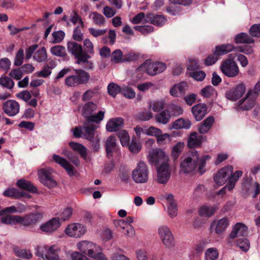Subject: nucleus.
Segmentation results:
<instances>
[{
  "label": "nucleus",
  "mask_w": 260,
  "mask_h": 260,
  "mask_svg": "<svg viewBox=\"0 0 260 260\" xmlns=\"http://www.w3.org/2000/svg\"><path fill=\"white\" fill-rule=\"evenodd\" d=\"M78 248L83 253L93 258V260H107L105 256L101 252V249L92 242L83 241L77 244Z\"/></svg>",
  "instance_id": "f257e3e1"
},
{
  "label": "nucleus",
  "mask_w": 260,
  "mask_h": 260,
  "mask_svg": "<svg viewBox=\"0 0 260 260\" xmlns=\"http://www.w3.org/2000/svg\"><path fill=\"white\" fill-rule=\"evenodd\" d=\"M132 178L136 183H145L149 179V169L147 164L139 160L132 172Z\"/></svg>",
  "instance_id": "f03ea898"
},
{
  "label": "nucleus",
  "mask_w": 260,
  "mask_h": 260,
  "mask_svg": "<svg viewBox=\"0 0 260 260\" xmlns=\"http://www.w3.org/2000/svg\"><path fill=\"white\" fill-rule=\"evenodd\" d=\"M75 74L67 77L65 83L68 86L76 87L88 82L90 75L88 73L81 70H75Z\"/></svg>",
  "instance_id": "7ed1b4c3"
},
{
  "label": "nucleus",
  "mask_w": 260,
  "mask_h": 260,
  "mask_svg": "<svg viewBox=\"0 0 260 260\" xmlns=\"http://www.w3.org/2000/svg\"><path fill=\"white\" fill-rule=\"evenodd\" d=\"M147 159L150 165L156 167L164 163L169 162L170 161L168 154L160 148H155L150 150Z\"/></svg>",
  "instance_id": "20e7f679"
},
{
  "label": "nucleus",
  "mask_w": 260,
  "mask_h": 260,
  "mask_svg": "<svg viewBox=\"0 0 260 260\" xmlns=\"http://www.w3.org/2000/svg\"><path fill=\"white\" fill-rule=\"evenodd\" d=\"M97 109V106L92 102H88L83 107L82 115L85 117L86 120H93L96 123H100L103 119L104 112L100 111L96 114L94 112Z\"/></svg>",
  "instance_id": "39448f33"
},
{
  "label": "nucleus",
  "mask_w": 260,
  "mask_h": 260,
  "mask_svg": "<svg viewBox=\"0 0 260 260\" xmlns=\"http://www.w3.org/2000/svg\"><path fill=\"white\" fill-rule=\"evenodd\" d=\"M199 160V155L198 152L193 150L186 157L181 161V171L184 173H188L193 171L197 168Z\"/></svg>",
  "instance_id": "423d86ee"
},
{
  "label": "nucleus",
  "mask_w": 260,
  "mask_h": 260,
  "mask_svg": "<svg viewBox=\"0 0 260 260\" xmlns=\"http://www.w3.org/2000/svg\"><path fill=\"white\" fill-rule=\"evenodd\" d=\"M166 69V64L162 62H151L146 60L139 68H137V72L145 71L149 75H155L164 72Z\"/></svg>",
  "instance_id": "0eeeda50"
},
{
  "label": "nucleus",
  "mask_w": 260,
  "mask_h": 260,
  "mask_svg": "<svg viewBox=\"0 0 260 260\" xmlns=\"http://www.w3.org/2000/svg\"><path fill=\"white\" fill-rule=\"evenodd\" d=\"M53 172V170L50 168L41 169L38 171L40 181L49 188H53L57 185L52 176Z\"/></svg>",
  "instance_id": "6e6552de"
},
{
  "label": "nucleus",
  "mask_w": 260,
  "mask_h": 260,
  "mask_svg": "<svg viewBox=\"0 0 260 260\" xmlns=\"http://www.w3.org/2000/svg\"><path fill=\"white\" fill-rule=\"evenodd\" d=\"M157 231L161 242L166 247L171 248L175 246L174 236L168 226L162 225L158 227Z\"/></svg>",
  "instance_id": "1a4fd4ad"
},
{
  "label": "nucleus",
  "mask_w": 260,
  "mask_h": 260,
  "mask_svg": "<svg viewBox=\"0 0 260 260\" xmlns=\"http://www.w3.org/2000/svg\"><path fill=\"white\" fill-rule=\"evenodd\" d=\"M58 248L55 246H40L36 249V255L44 260H59Z\"/></svg>",
  "instance_id": "9d476101"
},
{
  "label": "nucleus",
  "mask_w": 260,
  "mask_h": 260,
  "mask_svg": "<svg viewBox=\"0 0 260 260\" xmlns=\"http://www.w3.org/2000/svg\"><path fill=\"white\" fill-rule=\"evenodd\" d=\"M223 74L229 77H235L239 74V69L237 64L232 59H226L220 66Z\"/></svg>",
  "instance_id": "9b49d317"
},
{
  "label": "nucleus",
  "mask_w": 260,
  "mask_h": 260,
  "mask_svg": "<svg viewBox=\"0 0 260 260\" xmlns=\"http://www.w3.org/2000/svg\"><path fill=\"white\" fill-rule=\"evenodd\" d=\"M67 49L68 52L74 56L76 60L82 61L88 57L86 53H84L82 45L76 42H69L67 43Z\"/></svg>",
  "instance_id": "f8f14e48"
},
{
  "label": "nucleus",
  "mask_w": 260,
  "mask_h": 260,
  "mask_svg": "<svg viewBox=\"0 0 260 260\" xmlns=\"http://www.w3.org/2000/svg\"><path fill=\"white\" fill-rule=\"evenodd\" d=\"M156 181L160 184H166L169 180L171 169L169 162L164 163L156 167Z\"/></svg>",
  "instance_id": "ddd939ff"
},
{
  "label": "nucleus",
  "mask_w": 260,
  "mask_h": 260,
  "mask_svg": "<svg viewBox=\"0 0 260 260\" xmlns=\"http://www.w3.org/2000/svg\"><path fill=\"white\" fill-rule=\"evenodd\" d=\"M18 223L25 227L32 226L42 218V214L39 212L31 213L23 216H19Z\"/></svg>",
  "instance_id": "4468645a"
},
{
  "label": "nucleus",
  "mask_w": 260,
  "mask_h": 260,
  "mask_svg": "<svg viewBox=\"0 0 260 260\" xmlns=\"http://www.w3.org/2000/svg\"><path fill=\"white\" fill-rule=\"evenodd\" d=\"M233 172V167L227 166L220 169L214 177V181L219 186H221L229 179L230 175Z\"/></svg>",
  "instance_id": "2eb2a0df"
},
{
  "label": "nucleus",
  "mask_w": 260,
  "mask_h": 260,
  "mask_svg": "<svg viewBox=\"0 0 260 260\" xmlns=\"http://www.w3.org/2000/svg\"><path fill=\"white\" fill-rule=\"evenodd\" d=\"M98 124L93 120H85L83 126V137L91 141L94 138L95 130L99 127Z\"/></svg>",
  "instance_id": "dca6fc26"
},
{
  "label": "nucleus",
  "mask_w": 260,
  "mask_h": 260,
  "mask_svg": "<svg viewBox=\"0 0 260 260\" xmlns=\"http://www.w3.org/2000/svg\"><path fill=\"white\" fill-rule=\"evenodd\" d=\"M3 109L7 115L13 117L19 112L20 105L15 100H9L4 103Z\"/></svg>",
  "instance_id": "f3484780"
},
{
  "label": "nucleus",
  "mask_w": 260,
  "mask_h": 260,
  "mask_svg": "<svg viewBox=\"0 0 260 260\" xmlns=\"http://www.w3.org/2000/svg\"><path fill=\"white\" fill-rule=\"evenodd\" d=\"M86 230L84 226L80 223H73L66 228V234L75 238H80L85 233Z\"/></svg>",
  "instance_id": "a211bd4d"
},
{
  "label": "nucleus",
  "mask_w": 260,
  "mask_h": 260,
  "mask_svg": "<svg viewBox=\"0 0 260 260\" xmlns=\"http://www.w3.org/2000/svg\"><path fill=\"white\" fill-rule=\"evenodd\" d=\"M230 224V220L227 217L213 221L210 226L212 231L218 235H221Z\"/></svg>",
  "instance_id": "6ab92c4d"
},
{
  "label": "nucleus",
  "mask_w": 260,
  "mask_h": 260,
  "mask_svg": "<svg viewBox=\"0 0 260 260\" xmlns=\"http://www.w3.org/2000/svg\"><path fill=\"white\" fill-rule=\"evenodd\" d=\"M246 86L243 83H241L236 86L232 89L228 91L225 94L227 99L236 101L240 98L242 95L245 92Z\"/></svg>",
  "instance_id": "aec40b11"
},
{
  "label": "nucleus",
  "mask_w": 260,
  "mask_h": 260,
  "mask_svg": "<svg viewBox=\"0 0 260 260\" xmlns=\"http://www.w3.org/2000/svg\"><path fill=\"white\" fill-rule=\"evenodd\" d=\"M255 96L252 91H248L244 99L239 101L240 109L248 110L251 109L255 104Z\"/></svg>",
  "instance_id": "412c9836"
},
{
  "label": "nucleus",
  "mask_w": 260,
  "mask_h": 260,
  "mask_svg": "<svg viewBox=\"0 0 260 260\" xmlns=\"http://www.w3.org/2000/svg\"><path fill=\"white\" fill-rule=\"evenodd\" d=\"M167 20L164 16L149 13L146 15L145 22L150 23L157 26H161L166 22Z\"/></svg>",
  "instance_id": "4be33fe9"
},
{
  "label": "nucleus",
  "mask_w": 260,
  "mask_h": 260,
  "mask_svg": "<svg viewBox=\"0 0 260 260\" xmlns=\"http://www.w3.org/2000/svg\"><path fill=\"white\" fill-rule=\"evenodd\" d=\"M192 113L197 121L202 120L207 113V108L204 104H198L192 107Z\"/></svg>",
  "instance_id": "5701e85b"
},
{
  "label": "nucleus",
  "mask_w": 260,
  "mask_h": 260,
  "mask_svg": "<svg viewBox=\"0 0 260 260\" xmlns=\"http://www.w3.org/2000/svg\"><path fill=\"white\" fill-rule=\"evenodd\" d=\"M53 159L55 162L63 168L70 176H72L75 175L73 167L66 159L56 154L53 155Z\"/></svg>",
  "instance_id": "b1692460"
},
{
  "label": "nucleus",
  "mask_w": 260,
  "mask_h": 260,
  "mask_svg": "<svg viewBox=\"0 0 260 260\" xmlns=\"http://www.w3.org/2000/svg\"><path fill=\"white\" fill-rule=\"evenodd\" d=\"M60 226V222L57 218H53L42 224L40 229L46 233H51L56 230Z\"/></svg>",
  "instance_id": "393cba45"
},
{
  "label": "nucleus",
  "mask_w": 260,
  "mask_h": 260,
  "mask_svg": "<svg viewBox=\"0 0 260 260\" xmlns=\"http://www.w3.org/2000/svg\"><path fill=\"white\" fill-rule=\"evenodd\" d=\"M247 234V226L242 223H237L233 227L230 234L231 238H235L238 237H244Z\"/></svg>",
  "instance_id": "a878e982"
},
{
  "label": "nucleus",
  "mask_w": 260,
  "mask_h": 260,
  "mask_svg": "<svg viewBox=\"0 0 260 260\" xmlns=\"http://www.w3.org/2000/svg\"><path fill=\"white\" fill-rule=\"evenodd\" d=\"M187 89V83L185 82H181L175 84L170 89V93L173 96H180L185 93Z\"/></svg>",
  "instance_id": "bb28decb"
},
{
  "label": "nucleus",
  "mask_w": 260,
  "mask_h": 260,
  "mask_svg": "<svg viewBox=\"0 0 260 260\" xmlns=\"http://www.w3.org/2000/svg\"><path fill=\"white\" fill-rule=\"evenodd\" d=\"M234 46L231 44H222L216 46L213 52L218 57L219 56L227 54L234 50Z\"/></svg>",
  "instance_id": "cd10ccee"
},
{
  "label": "nucleus",
  "mask_w": 260,
  "mask_h": 260,
  "mask_svg": "<svg viewBox=\"0 0 260 260\" xmlns=\"http://www.w3.org/2000/svg\"><path fill=\"white\" fill-rule=\"evenodd\" d=\"M217 207L216 206L203 205L199 211L200 216L205 217H209L212 216L217 210Z\"/></svg>",
  "instance_id": "c85d7f7f"
},
{
  "label": "nucleus",
  "mask_w": 260,
  "mask_h": 260,
  "mask_svg": "<svg viewBox=\"0 0 260 260\" xmlns=\"http://www.w3.org/2000/svg\"><path fill=\"white\" fill-rule=\"evenodd\" d=\"M202 136H199L196 132L192 133L189 137L187 145L189 148L199 147L202 143Z\"/></svg>",
  "instance_id": "c756f323"
},
{
  "label": "nucleus",
  "mask_w": 260,
  "mask_h": 260,
  "mask_svg": "<svg viewBox=\"0 0 260 260\" xmlns=\"http://www.w3.org/2000/svg\"><path fill=\"white\" fill-rule=\"evenodd\" d=\"M214 121V118L212 116H210L205 119L203 122L198 127V131L201 134H205L207 133Z\"/></svg>",
  "instance_id": "7c9ffc66"
},
{
  "label": "nucleus",
  "mask_w": 260,
  "mask_h": 260,
  "mask_svg": "<svg viewBox=\"0 0 260 260\" xmlns=\"http://www.w3.org/2000/svg\"><path fill=\"white\" fill-rule=\"evenodd\" d=\"M33 59L38 62H45L47 60L48 55L46 49L44 47L37 50L34 53Z\"/></svg>",
  "instance_id": "2f4dec72"
},
{
  "label": "nucleus",
  "mask_w": 260,
  "mask_h": 260,
  "mask_svg": "<svg viewBox=\"0 0 260 260\" xmlns=\"http://www.w3.org/2000/svg\"><path fill=\"white\" fill-rule=\"evenodd\" d=\"M171 118L170 112L165 110L155 116V119L157 122L162 124H167Z\"/></svg>",
  "instance_id": "473e14b6"
},
{
  "label": "nucleus",
  "mask_w": 260,
  "mask_h": 260,
  "mask_svg": "<svg viewBox=\"0 0 260 260\" xmlns=\"http://www.w3.org/2000/svg\"><path fill=\"white\" fill-rule=\"evenodd\" d=\"M16 185L19 188L28 190L32 192H36L37 189L35 187L32 183L27 180L24 179H19L17 181Z\"/></svg>",
  "instance_id": "72a5a7b5"
},
{
  "label": "nucleus",
  "mask_w": 260,
  "mask_h": 260,
  "mask_svg": "<svg viewBox=\"0 0 260 260\" xmlns=\"http://www.w3.org/2000/svg\"><path fill=\"white\" fill-rule=\"evenodd\" d=\"M119 138L121 145L123 147L127 146L129 142L130 137L126 131L120 129L115 134Z\"/></svg>",
  "instance_id": "f704fd0d"
},
{
  "label": "nucleus",
  "mask_w": 260,
  "mask_h": 260,
  "mask_svg": "<svg viewBox=\"0 0 260 260\" xmlns=\"http://www.w3.org/2000/svg\"><path fill=\"white\" fill-rule=\"evenodd\" d=\"M191 122L189 120H185L183 118H179L175 121L172 124L171 128L181 129L189 128L190 127Z\"/></svg>",
  "instance_id": "c9c22d12"
},
{
  "label": "nucleus",
  "mask_w": 260,
  "mask_h": 260,
  "mask_svg": "<svg viewBox=\"0 0 260 260\" xmlns=\"http://www.w3.org/2000/svg\"><path fill=\"white\" fill-rule=\"evenodd\" d=\"M69 146L75 151H77L84 159L87 158V149L83 145L75 142H70Z\"/></svg>",
  "instance_id": "e433bc0d"
},
{
  "label": "nucleus",
  "mask_w": 260,
  "mask_h": 260,
  "mask_svg": "<svg viewBox=\"0 0 260 260\" xmlns=\"http://www.w3.org/2000/svg\"><path fill=\"white\" fill-rule=\"evenodd\" d=\"M242 171H237L230 175L231 177H229V181L227 184L228 189L229 191L232 190L234 188L236 182L238 180L239 177L242 176Z\"/></svg>",
  "instance_id": "4c0bfd02"
},
{
  "label": "nucleus",
  "mask_w": 260,
  "mask_h": 260,
  "mask_svg": "<svg viewBox=\"0 0 260 260\" xmlns=\"http://www.w3.org/2000/svg\"><path fill=\"white\" fill-rule=\"evenodd\" d=\"M5 197H12L14 198H19L24 196V192L19 191L17 189L14 188H9L6 189L3 193Z\"/></svg>",
  "instance_id": "58836bf2"
},
{
  "label": "nucleus",
  "mask_w": 260,
  "mask_h": 260,
  "mask_svg": "<svg viewBox=\"0 0 260 260\" xmlns=\"http://www.w3.org/2000/svg\"><path fill=\"white\" fill-rule=\"evenodd\" d=\"M235 41L237 44L240 43H252L254 40L250 37L247 34L241 32L238 34L235 38Z\"/></svg>",
  "instance_id": "ea45409f"
},
{
  "label": "nucleus",
  "mask_w": 260,
  "mask_h": 260,
  "mask_svg": "<svg viewBox=\"0 0 260 260\" xmlns=\"http://www.w3.org/2000/svg\"><path fill=\"white\" fill-rule=\"evenodd\" d=\"M129 150L133 153L137 154L139 153L142 148L141 143L136 140V138H133L131 143H128Z\"/></svg>",
  "instance_id": "a19ab883"
},
{
  "label": "nucleus",
  "mask_w": 260,
  "mask_h": 260,
  "mask_svg": "<svg viewBox=\"0 0 260 260\" xmlns=\"http://www.w3.org/2000/svg\"><path fill=\"white\" fill-rule=\"evenodd\" d=\"M50 52L53 55L58 57H64L67 54L65 47L61 45H57L51 47Z\"/></svg>",
  "instance_id": "79ce46f5"
},
{
  "label": "nucleus",
  "mask_w": 260,
  "mask_h": 260,
  "mask_svg": "<svg viewBox=\"0 0 260 260\" xmlns=\"http://www.w3.org/2000/svg\"><path fill=\"white\" fill-rule=\"evenodd\" d=\"M184 147V143L182 142H178L172 149V156L173 158L177 159Z\"/></svg>",
  "instance_id": "37998d69"
},
{
  "label": "nucleus",
  "mask_w": 260,
  "mask_h": 260,
  "mask_svg": "<svg viewBox=\"0 0 260 260\" xmlns=\"http://www.w3.org/2000/svg\"><path fill=\"white\" fill-rule=\"evenodd\" d=\"M218 250L214 247L208 248L205 252V258L206 260H215L218 257Z\"/></svg>",
  "instance_id": "c03bdc74"
},
{
  "label": "nucleus",
  "mask_w": 260,
  "mask_h": 260,
  "mask_svg": "<svg viewBox=\"0 0 260 260\" xmlns=\"http://www.w3.org/2000/svg\"><path fill=\"white\" fill-rule=\"evenodd\" d=\"M106 149L107 156L109 158L112 157L114 150V137L110 136L106 142Z\"/></svg>",
  "instance_id": "a18cd8bd"
},
{
  "label": "nucleus",
  "mask_w": 260,
  "mask_h": 260,
  "mask_svg": "<svg viewBox=\"0 0 260 260\" xmlns=\"http://www.w3.org/2000/svg\"><path fill=\"white\" fill-rule=\"evenodd\" d=\"M165 105V101L163 99L154 101L150 103L149 108L154 112H158L162 110Z\"/></svg>",
  "instance_id": "49530a36"
},
{
  "label": "nucleus",
  "mask_w": 260,
  "mask_h": 260,
  "mask_svg": "<svg viewBox=\"0 0 260 260\" xmlns=\"http://www.w3.org/2000/svg\"><path fill=\"white\" fill-rule=\"evenodd\" d=\"M12 78L7 76L0 78V85L9 89H12L14 86V82Z\"/></svg>",
  "instance_id": "de8ad7c7"
},
{
  "label": "nucleus",
  "mask_w": 260,
  "mask_h": 260,
  "mask_svg": "<svg viewBox=\"0 0 260 260\" xmlns=\"http://www.w3.org/2000/svg\"><path fill=\"white\" fill-rule=\"evenodd\" d=\"M19 215H6L2 217L1 221L3 223L9 224H15L18 223Z\"/></svg>",
  "instance_id": "09e8293b"
},
{
  "label": "nucleus",
  "mask_w": 260,
  "mask_h": 260,
  "mask_svg": "<svg viewBox=\"0 0 260 260\" xmlns=\"http://www.w3.org/2000/svg\"><path fill=\"white\" fill-rule=\"evenodd\" d=\"M89 17L92 18L93 22L97 25L101 26L105 22V18L101 14L96 12L91 13Z\"/></svg>",
  "instance_id": "8fccbe9b"
},
{
  "label": "nucleus",
  "mask_w": 260,
  "mask_h": 260,
  "mask_svg": "<svg viewBox=\"0 0 260 260\" xmlns=\"http://www.w3.org/2000/svg\"><path fill=\"white\" fill-rule=\"evenodd\" d=\"M200 66L198 60L193 57H190L188 58L187 69L188 70L194 71L199 69Z\"/></svg>",
  "instance_id": "3c124183"
},
{
  "label": "nucleus",
  "mask_w": 260,
  "mask_h": 260,
  "mask_svg": "<svg viewBox=\"0 0 260 260\" xmlns=\"http://www.w3.org/2000/svg\"><path fill=\"white\" fill-rule=\"evenodd\" d=\"M237 246L242 251L246 252L250 247V243L246 238L239 239L237 241Z\"/></svg>",
  "instance_id": "603ef678"
},
{
  "label": "nucleus",
  "mask_w": 260,
  "mask_h": 260,
  "mask_svg": "<svg viewBox=\"0 0 260 260\" xmlns=\"http://www.w3.org/2000/svg\"><path fill=\"white\" fill-rule=\"evenodd\" d=\"M83 47L85 51L84 53H86L87 54L93 55L94 47L93 44L89 39H86L83 42Z\"/></svg>",
  "instance_id": "864d4df0"
},
{
  "label": "nucleus",
  "mask_w": 260,
  "mask_h": 260,
  "mask_svg": "<svg viewBox=\"0 0 260 260\" xmlns=\"http://www.w3.org/2000/svg\"><path fill=\"white\" fill-rule=\"evenodd\" d=\"M24 59V51L23 49L20 48L18 50L16 54L14 65L15 66H20L22 65Z\"/></svg>",
  "instance_id": "5fc2aeb1"
},
{
  "label": "nucleus",
  "mask_w": 260,
  "mask_h": 260,
  "mask_svg": "<svg viewBox=\"0 0 260 260\" xmlns=\"http://www.w3.org/2000/svg\"><path fill=\"white\" fill-rule=\"evenodd\" d=\"M24 73L21 68L12 69L9 74V76L16 80H20Z\"/></svg>",
  "instance_id": "6e6d98bb"
},
{
  "label": "nucleus",
  "mask_w": 260,
  "mask_h": 260,
  "mask_svg": "<svg viewBox=\"0 0 260 260\" xmlns=\"http://www.w3.org/2000/svg\"><path fill=\"white\" fill-rule=\"evenodd\" d=\"M121 232L127 237L129 238H133L135 235V230L131 224L123 226Z\"/></svg>",
  "instance_id": "4d7b16f0"
},
{
  "label": "nucleus",
  "mask_w": 260,
  "mask_h": 260,
  "mask_svg": "<svg viewBox=\"0 0 260 260\" xmlns=\"http://www.w3.org/2000/svg\"><path fill=\"white\" fill-rule=\"evenodd\" d=\"M14 251L17 256L21 258L29 259L32 256L29 250L15 249Z\"/></svg>",
  "instance_id": "13d9d810"
},
{
  "label": "nucleus",
  "mask_w": 260,
  "mask_h": 260,
  "mask_svg": "<svg viewBox=\"0 0 260 260\" xmlns=\"http://www.w3.org/2000/svg\"><path fill=\"white\" fill-rule=\"evenodd\" d=\"M170 135L169 134H162L161 131L160 134L156 137V142L159 145H165L167 143V141L169 139Z\"/></svg>",
  "instance_id": "bf43d9fd"
},
{
  "label": "nucleus",
  "mask_w": 260,
  "mask_h": 260,
  "mask_svg": "<svg viewBox=\"0 0 260 260\" xmlns=\"http://www.w3.org/2000/svg\"><path fill=\"white\" fill-rule=\"evenodd\" d=\"M215 93L214 88L212 86H207L201 90V95L205 98H209Z\"/></svg>",
  "instance_id": "052dcab7"
},
{
  "label": "nucleus",
  "mask_w": 260,
  "mask_h": 260,
  "mask_svg": "<svg viewBox=\"0 0 260 260\" xmlns=\"http://www.w3.org/2000/svg\"><path fill=\"white\" fill-rule=\"evenodd\" d=\"M177 206L175 202H171L168 208V213L171 218H174L177 215Z\"/></svg>",
  "instance_id": "680f3d73"
},
{
  "label": "nucleus",
  "mask_w": 260,
  "mask_h": 260,
  "mask_svg": "<svg viewBox=\"0 0 260 260\" xmlns=\"http://www.w3.org/2000/svg\"><path fill=\"white\" fill-rule=\"evenodd\" d=\"M11 61L8 58L4 57L0 59V68L5 72H8L10 69Z\"/></svg>",
  "instance_id": "e2e57ef3"
},
{
  "label": "nucleus",
  "mask_w": 260,
  "mask_h": 260,
  "mask_svg": "<svg viewBox=\"0 0 260 260\" xmlns=\"http://www.w3.org/2000/svg\"><path fill=\"white\" fill-rule=\"evenodd\" d=\"M161 129L154 126H150L146 129L144 133L148 136L156 137L160 134Z\"/></svg>",
  "instance_id": "0e129e2a"
},
{
  "label": "nucleus",
  "mask_w": 260,
  "mask_h": 260,
  "mask_svg": "<svg viewBox=\"0 0 260 260\" xmlns=\"http://www.w3.org/2000/svg\"><path fill=\"white\" fill-rule=\"evenodd\" d=\"M65 36L64 32L62 30L54 31L52 33V36L54 39V43H58L61 42L64 39Z\"/></svg>",
  "instance_id": "69168bd1"
},
{
  "label": "nucleus",
  "mask_w": 260,
  "mask_h": 260,
  "mask_svg": "<svg viewBox=\"0 0 260 260\" xmlns=\"http://www.w3.org/2000/svg\"><path fill=\"white\" fill-rule=\"evenodd\" d=\"M16 97L25 102H28L31 98V94L29 91L23 90L16 94Z\"/></svg>",
  "instance_id": "338daca9"
},
{
  "label": "nucleus",
  "mask_w": 260,
  "mask_h": 260,
  "mask_svg": "<svg viewBox=\"0 0 260 260\" xmlns=\"http://www.w3.org/2000/svg\"><path fill=\"white\" fill-rule=\"evenodd\" d=\"M249 32L252 37H260V23L252 25L250 28Z\"/></svg>",
  "instance_id": "774afa93"
}]
</instances>
